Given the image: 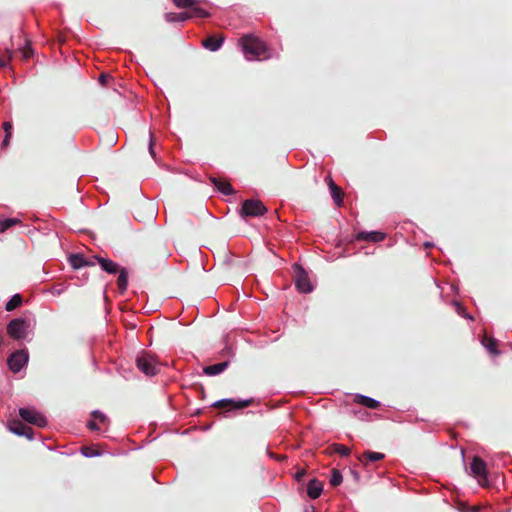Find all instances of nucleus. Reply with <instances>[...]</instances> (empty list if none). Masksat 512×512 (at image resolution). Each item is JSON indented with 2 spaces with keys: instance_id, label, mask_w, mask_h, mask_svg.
<instances>
[{
  "instance_id": "obj_28",
  "label": "nucleus",
  "mask_w": 512,
  "mask_h": 512,
  "mask_svg": "<svg viewBox=\"0 0 512 512\" xmlns=\"http://www.w3.org/2000/svg\"><path fill=\"white\" fill-rule=\"evenodd\" d=\"M18 222L16 218H7L4 220H0V232H4L10 227L14 226Z\"/></svg>"
},
{
  "instance_id": "obj_25",
  "label": "nucleus",
  "mask_w": 512,
  "mask_h": 512,
  "mask_svg": "<svg viewBox=\"0 0 512 512\" xmlns=\"http://www.w3.org/2000/svg\"><path fill=\"white\" fill-rule=\"evenodd\" d=\"M22 303V297L19 294H15L11 297V299L6 303L5 309L7 311H12L19 307Z\"/></svg>"
},
{
  "instance_id": "obj_12",
  "label": "nucleus",
  "mask_w": 512,
  "mask_h": 512,
  "mask_svg": "<svg viewBox=\"0 0 512 512\" xmlns=\"http://www.w3.org/2000/svg\"><path fill=\"white\" fill-rule=\"evenodd\" d=\"M323 491V485L320 481L313 479L307 485V494L312 499H317Z\"/></svg>"
},
{
  "instance_id": "obj_16",
  "label": "nucleus",
  "mask_w": 512,
  "mask_h": 512,
  "mask_svg": "<svg viewBox=\"0 0 512 512\" xmlns=\"http://www.w3.org/2000/svg\"><path fill=\"white\" fill-rule=\"evenodd\" d=\"M211 181L214 184V186L224 195L233 194V188L231 184L228 183L227 181L217 178H211Z\"/></svg>"
},
{
  "instance_id": "obj_35",
  "label": "nucleus",
  "mask_w": 512,
  "mask_h": 512,
  "mask_svg": "<svg viewBox=\"0 0 512 512\" xmlns=\"http://www.w3.org/2000/svg\"><path fill=\"white\" fill-rule=\"evenodd\" d=\"M83 455L85 457H94V456H98L99 453L95 452L91 448L86 447V448L83 449Z\"/></svg>"
},
{
  "instance_id": "obj_11",
  "label": "nucleus",
  "mask_w": 512,
  "mask_h": 512,
  "mask_svg": "<svg viewBox=\"0 0 512 512\" xmlns=\"http://www.w3.org/2000/svg\"><path fill=\"white\" fill-rule=\"evenodd\" d=\"M69 263L74 269L94 265V262L88 261L82 254L79 253L71 254L69 256Z\"/></svg>"
},
{
  "instance_id": "obj_15",
  "label": "nucleus",
  "mask_w": 512,
  "mask_h": 512,
  "mask_svg": "<svg viewBox=\"0 0 512 512\" xmlns=\"http://www.w3.org/2000/svg\"><path fill=\"white\" fill-rule=\"evenodd\" d=\"M385 455L380 452H374V451H366L364 452L360 457L359 460L364 464L367 465L368 462H375L380 461L384 459Z\"/></svg>"
},
{
  "instance_id": "obj_19",
  "label": "nucleus",
  "mask_w": 512,
  "mask_h": 512,
  "mask_svg": "<svg viewBox=\"0 0 512 512\" xmlns=\"http://www.w3.org/2000/svg\"><path fill=\"white\" fill-rule=\"evenodd\" d=\"M165 19L167 22H184L188 19H191V15L188 12H180V13H174L169 12L165 14Z\"/></svg>"
},
{
  "instance_id": "obj_38",
  "label": "nucleus",
  "mask_w": 512,
  "mask_h": 512,
  "mask_svg": "<svg viewBox=\"0 0 512 512\" xmlns=\"http://www.w3.org/2000/svg\"><path fill=\"white\" fill-rule=\"evenodd\" d=\"M455 305L457 307V312L458 314L464 316V317H467L465 314H464V308L459 304V303H456L455 302ZM469 318H471L470 316H468Z\"/></svg>"
},
{
  "instance_id": "obj_7",
  "label": "nucleus",
  "mask_w": 512,
  "mask_h": 512,
  "mask_svg": "<svg viewBox=\"0 0 512 512\" xmlns=\"http://www.w3.org/2000/svg\"><path fill=\"white\" fill-rule=\"evenodd\" d=\"M241 211L244 216L257 217L264 215L267 210L261 201L248 199L243 202Z\"/></svg>"
},
{
  "instance_id": "obj_27",
  "label": "nucleus",
  "mask_w": 512,
  "mask_h": 512,
  "mask_svg": "<svg viewBox=\"0 0 512 512\" xmlns=\"http://www.w3.org/2000/svg\"><path fill=\"white\" fill-rule=\"evenodd\" d=\"M173 3L178 8H192L199 3V0H173Z\"/></svg>"
},
{
  "instance_id": "obj_9",
  "label": "nucleus",
  "mask_w": 512,
  "mask_h": 512,
  "mask_svg": "<svg viewBox=\"0 0 512 512\" xmlns=\"http://www.w3.org/2000/svg\"><path fill=\"white\" fill-rule=\"evenodd\" d=\"M9 430L14 434L24 436L29 440H32L34 437L32 428L26 426L21 421H11L9 423Z\"/></svg>"
},
{
  "instance_id": "obj_31",
  "label": "nucleus",
  "mask_w": 512,
  "mask_h": 512,
  "mask_svg": "<svg viewBox=\"0 0 512 512\" xmlns=\"http://www.w3.org/2000/svg\"><path fill=\"white\" fill-rule=\"evenodd\" d=\"M92 417L97 420L99 424L106 425L108 423V418L105 414L102 412L95 410L92 412Z\"/></svg>"
},
{
  "instance_id": "obj_24",
  "label": "nucleus",
  "mask_w": 512,
  "mask_h": 512,
  "mask_svg": "<svg viewBox=\"0 0 512 512\" xmlns=\"http://www.w3.org/2000/svg\"><path fill=\"white\" fill-rule=\"evenodd\" d=\"M117 285L121 292L125 291L128 286V275L125 269L120 270V274L117 279Z\"/></svg>"
},
{
  "instance_id": "obj_4",
  "label": "nucleus",
  "mask_w": 512,
  "mask_h": 512,
  "mask_svg": "<svg viewBox=\"0 0 512 512\" xmlns=\"http://www.w3.org/2000/svg\"><path fill=\"white\" fill-rule=\"evenodd\" d=\"M20 417L27 423L43 428L47 425L46 417L34 408H20Z\"/></svg>"
},
{
  "instance_id": "obj_14",
  "label": "nucleus",
  "mask_w": 512,
  "mask_h": 512,
  "mask_svg": "<svg viewBox=\"0 0 512 512\" xmlns=\"http://www.w3.org/2000/svg\"><path fill=\"white\" fill-rule=\"evenodd\" d=\"M354 400L357 404H360L370 409H377L380 406L379 401L361 394H357Z\"/></svg>"
},
{
  "instance_id": "obj_29",
  "label": "nucleus",
  "mask_w": 512,
  "mask_h": 512,
  "mask_svg": "<svg viewBox=\"0 0 512 512\" xmlns=\"http://www.w3.org/2000/svg\"><path fill=\"white\" fill-rule=\"evenodd\" d=\"M343 480V477L341 475V473L338 471V470H332V474H331V478H330V483L332 486H338L341 484Z\"/></svg>"
},
{
  "instance_id": "obj_10",
  "label": "nucleus",
  "mask_w": 512,
  "mask_h": 512,
  "mask_svg": "<svg viewBox=\"0 0 512 512\" xmlns=\"http://www.w3.org/2000/svg\"><path fill=\"white\" fill-rule=\"evenodd\" d=\"M252 403V400H241V401H234L232 399H221L216 401L213 406L214 407H231L233 409H241L248 407Z\"/></svg>"
},
{
  "instance_id": "obj_1",
  "label": "nucleus",
  "mask_w": 512,
  "mask_h": 512,
  "mask_svg": "<svg viewBox=\"0 0 512 512\" xmlns=\"http://www.w3.org/2000/svg\"><path fill=\"white\" fill-rule=\"evenodd\" d=\"M245 58L249 61L262 60L270 57L266 44L258 37L247 34L240 39Z\"/></svg>"
},
{
  "instance_id": "obj_5",
  "label": "nucleus",
  "mask_w": 512,
  "mask_h": 512,
  "mask_svg": "<svg viewBox=\"0 0 512 512\" xmlns=\"http://www.w3.org/2000/svg\"><path fill=\"white\" fill-rule=\"evenodd\" d=\"M28 323L23 318L11 320L7 326V333L16 340L24 339L27 335Z\"/></svg>"
},
{
  "instance_id": "obj_30",
  "label": "nucleus",
  "mask_w": 512,
  "mask_h": 512,
  "mask_svg": "<svg viewBox=\"0 0 512 512\" xmlns=\"http://www.w3.org/2000/svg\"><path fill=\"white\" fill-rule=\"evenodd\" d=\"M66 289H67L66 285H64L63 283H58L51 287L50 292L52 295L59 296L62 293H64L66 291Z\"/></svg>"
},
{
  "instance_id": "obj_3",
  "label": "nucleus",
  "mask_w": 512,
  "mask_h": 512,
  "mask_svg": "<svg viewBox=\"0 0 512 512\" xmlns=\"http://www.w3.org/2000/svg\"><path fill=\"white\" fill-rule=\"evenodd\" d=\"M28 361V351L26 349H21L10 354L7 359V364L13 373H18L27 365Z\"/></svg>"
},
{
  "instance_id": "obj_39",
  "label": "nucleus",
  "mask_w": 512,
  "mask_h": 512,
  "mask_svg": "<svg viewBox=\"0 0 512 512\" xmlns=\"http://www.w3.org/2000/svg\"><path fill=\"white\" fill-rule=\"evenodd\" d=\"M108 76H106L105 74H102L99 78L100 82L101 83H106V80H107Z\"/></svg>"
},
{
  "instance_id": "obj_37",
  "label": "nucleus",
  "mask_w": 512,
  "mask_h": 512,
  "mask_svg": "<svg viewBox=\"0 0 512 512\" xmlns=\"http://www.w3.org/2000/svg\"><path fill=\"white\" fill-rule=\"evenodd\" d=\"M149 153L152 156V158L155 159L156 156H155V151H154V148H153V136H152V134L150 135Z\"/></svg>"
},
{
  "instance_id": "obj_13",
  "label": "nucleus",
  "mask_w": 512,
  "mask_h": 512,
  "mask_svg": "<svg viewBox=\"0 0 512 512\" xmlns=\"http://www.w3.org/2000/svg\"><path fill=\"white\" fill-rule=\"evenodd\" d=\"M95 259L98 261L101 268L107 273L115 274L119 271V266L116 262L102 257H95Z\"/></svg>"
},
{
  "instance_id": "obj_23",
  "label": "nucleus",
  "mask_w": 512,
  "mask_h": 512,
  "mask_svg": "<svg viewBox=\"0 0 512 512\" xmlns=\"http://www.w3.org/2000/svg\"><path fill=\"white\" fill-rule=\"evenodd\" d=\"M3 129L5 131V137L2 141V148L5 149L9 145L10 139L12 137V124L8 121L4 122Z\"/></svg>"
},
{
  "instance_id": "obj_8",
  "label": "nucleus",
  "mask_w": 512,
  "mask_h": 512,
  "mask_svg": "<svg viewBox=\"0 0 512 512\" xmlns=\"http://www.w3.org/2000/svg\"><path fill=\"white\" fill-rule=\"evenodd\" d=\"M470 471L473 476L478 479L480 484L487 482L486 463L479 457L475 456L470 464Z\"/></svg>"
},
{
  "instance_id": "obj_2",
  "label": "nucleus",
  "mask_w": 512,
  "mask_h": 512,
  "mask_svg": "<svg viewBox=\"0 0 512 512\" xmlns=\"http://www.w3.org/2000/svg\"><path fill=\"white\" fill-rule=\"evenodd\" d=\"M137 368L146 376H154L159 372L158 361L154 355L142 351L136 357Z\"/></svg>"
},
{
  "instance_id": "obj_21",
  "label": "nucleus",
  "mask_w": 512,
  "mask_h": 512,
  "mask_svg": "<svg viewBox=\"0 0 512 512\" xmlns=\"http://www.w3.org/2000/svg\"><path fill=\"white\" fill-rule=\"evenodd\" d=\"M329 188L334 202L336 205L340 206L343 201L341 189L332 180L329 183Z\"/></svg>"
},
{
  "instance_id": "obj_34",
  "label": "nucleus",
  "mask_w": 512,
  "mask_h": 512,
  "mask_svg": "<svg viewBox=\"0 0 512 512\" xmlns=\"http://www.w3.org/2000/svg\"><path fill=\"white\" fill-rule=\"evenodd\" d=\"M88 428L90 430H94V431H99L100 430L99 423L94 418L88 422Z\"/></svg>"
},
{
  "instance_id": "obj_6",
  "label": "nucleus",
  "mask_w": 512,
  "mask_h": 512,
  "mask_svg": "<svg viewBox=\"0 0 512 512\" xmlns=\"http://www.w3.org/2000/svg\"><path fill=\"white\" fill-rule=\"evenodd\" d=\"M295 285L298 291L302 293H310L313 290V286L310 282L307 272L298 265H295Z\"/></svg>"
},
{
  "instance_id": "obj_22",
  "label": "nucleus",
  "mask_w": 512,
  "mask_h": 512,
  "mask_svg": "<svg viewBox=\"0 0 512 512\" xmlns=\"http://www.w3.org/2000/svg\"><path fill=\"white\" fill-rule=\"evenodd\" d=\"M482 344L489 351L490 354H499V351L496 348V340L494 338L484 336V338L482 339Z\"/></svg>"
},
{
  "instance_id": "obj_33",
  "label": "nucleus",
  "mask_w": 512,
  "mask_h": 512,
  "mask_svg": "<svg viewBox=\"0 0 512 512\" xmlns=\"http://www.w3.org/2000/svg\"><path fill=\"white\" fill-rule=\"evenodd\" d=\"M11 57V52L8 50L6 51L5 55H0V67H6Z\"/></svg>"
},
{
  "instance_id": "obj_17",
  "label": "nucleus",
  "mask_w": 512,
  "mask_h": 512,
  "mask_svg": "<svg viewBox=\"0 0 512 512\" xmlns=\"http://www.w3.org/2000/svg\"><path fill=\"white\" fill-rule=\"evenodd\" d=\"M228 367V362H221L206 366L203 371L208 376H215L222 373Z\"/></svg>"
},
{
  "instance_id": "obj_32",
  "label": "nucleus",
  "mask_w": 512,
  "mask_h": 512,
  "mask_svg": "<svg viewBox=\"0 0 512 512\" xmlns=\"http://www.w3.org/2000/svg\"><path fill=\"white\" fill-rule=\"evenodd\" d=\"M334 451L341 456L347 457L350 455V449L347 446L341 444H334Z\"/></svg>"
},
{
  "instance_id": "obj_36",
  "label": "nucleus",
  "mask_w": 512,
  "mask_h": 512,
  "mask_svg": "<svg viewBox=\"0 0 512 512\" xmlns=\"http://www.w3.org/2000/svg\"><path fill=\"white\" fill-rule=\"evenodd\" d=\"M22 55L25 59H28L32 56V49L26 45L23 49H22Z\"/></svg>"
},
{
  "instance_id": "obj_20",
  "label": "nucleus",
  "mask_w": 512,
  "mask_h": 512,
  "mask_svg": "<svg viewBox=\"0 0 512 512\" xmlns=\"http://www.w3.org/2000/svg\"><path fill=\"white\" fill-rule=\"evenodd\" d=\"M223 43V38L210 36L203 41V46L210 51H217Z\"/></svg>"
},
{
  "instance_id": "obj_18",
  "label": "nucleus",
  "mask_w": 512,
  "mask_h": 512,
  "mask_svg": "<svg viewBox=\"0 0 512 512\" xmlns=\"http://www.w3.org/2000/svg\"><path fill=\"white\" fill-rule=\"evenodd\" d=\"M359 239L371 241V242H380L384 240L385 234L378 231L372 232H361L358 236Z\"/></svg>"
},
{
  "instance_id": "obj_26",
  "label": "nucleus",
  "mask_w": 512,
  "mask_h": 512,
  "mask_svg": "<svg viewBox=\"0 0 512 512\" xmlns=\"http://www.w3.org/2000/svg\"><path fill=\"white\" fill-rule=\"evenodd\" d=\"M188 13L191 15V18H194V17L207 18L210 15L208 11H206L205 9H203L201 7H198L197 5L192 7L191 11Z\"/></svg>"
}]
</instances>
